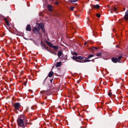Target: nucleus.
<instances>
[{
    "mask_svg": "<svg viewBox=\"0 0 128 128\" xmlns=\"http://www.w3.org/2000/svg\"><path fill=\"white\" fill-rule=\"evenodd\" d=\"M112 94L110 91L108 94V95L110 97L112 95Z\"/></svg>",
    "mask_w": 128,
    "mask_h": 128,
    "instance_id": "16",
    "label": "nucleus"
},
{
    "mask_svg": "<svg viewBox=\"0 0 128 128\" xmlns=\"http://www.w3.org/2000/svg\"><path fill=\"white\" fill-rule=\"evenodd\" d=\"M87 42H84V45H86V44H87Z\"/></svg>",
    "mask_w": 128,
    "mask_h": 128,
    "instance_id": "29",
    "label": "nucleus"
},
{
    "mask_svg": "<svg viewBox=\"0 0 128 128\" xmlns=\"http://www.w3.org/2000/svg\"><path fill=\"white\" fill-rule=\"evenodd\" d=\"M92 7L94 8H96L98 9L99 8L100 6L98 4L96 5H93L92 6Z\"/></svg>",
    "mask_w": 128,
    "mask_h": 128,
    "instance_id": "10",
    "label": "nucleus"
},
{
    "mask_svg": "<svg viewBox=\"0 0 128 128\" xmlns=\"http://www.w3.org/2000/svg\"><path fill=\"white\" fill-rule=\"evenodd\" d=\"M122 56H119V57H118V60H120V59L122 58Z\"/></svg>",
    "mask_w": 128,
    "mask_h": 128,
    "instance_id": "21",
    "label": "nucleus"
},
{
    "mask_svg": "<svg viewBox=\"0 0 128 128\" xmlns=\"http://www.w3.org/2000/svg\"><path fill=\"white\" fill-rule=\"evenodd\" d=\"M96 16L97 17L100 18V15L99 14H96Z\"/></svg>",
    "mask_w": 128,
    "mask_h": 128,
    "instance_id": "19",
    "label": "nucleus"
},
{
    "mask_svg": "<svg viewBox=\"0 0 128 128\" xmlns=\"http://www.w3.org/2000/svg\"><path fill=\"white\" fill-rule=\"evenodd\" d=\"M36 24L38 25L40 28L42 30L43 32L44 33L45 32V30L44 28V24L43 23H40V24H38V23Z\"/></svg>",
    "mask_w": 128,
    "mask_h": 128,
    "instance_id": "5",
    "label": "nucleus"
},
{
    "mask_svg": "<svg viewBox=\"0 0 128 128\" xmlns=\"http://www.w3.org/2000/svg\"><path fill=\"white\" fill-rule=\"evenodd\" d=\"M116 7L114 8L113 9V10L114 12H116Z\"/></svg>",
    "mask_w": 128,
    "mask_h": 128,
    "instance_id": "23",
    "label": "nucleus"
},
{
    "mask_svg": "<svg viewBox=\"0 0 128 128\" xmlns=\"http://www.w3.org/2000/svg\"><path fill=\"white\" fill-rule=\"evenodd\" d=\"M90 60H88L87 59H86L84 60V62H90Z\"/></svg>",
    "mask_w": 128,
    "mask_h": 128,
    "instance_id": "18",
    "label": "nucleus"
},
{
    "mask_svg": "<svg viewBox=\"0 0 128 128\" xmlns=\"http://www.w3.org/2000/svg\"><path fill=\"white\" fill-rule=\"evenodd\" d=\"M26 30L28 31H30L31 30V27L30 26V24H28L26 28Z\"/></svg>",
    "mask_w": 128,
    "mask_h": 128,
    "instance_id": "8",
    "label": "nucleus"
},
{
    "mask_svg": "<svg viewBox=\"0 0 128 128\" xmlns=\"http://www.w3.org/2000/svg\"><path fill=\"white\" fill-rule=\"evenodd\" d=\"M61 64V62H57L56 64V66L57 68L60 66Z\"/></svg>",
    "mask_w": 128,
    "mask_h": 128,
    "instance_id": "9",
    "label": "nucleus"
},
{
    "mask_svg": "<svg viewBox=\"0 0 128 128\" xmlns=\"http://www.w3.org/2000/svg\"><path fill=\"white\" fill-rule=\"evenodd\" d=\"M26 83L27 82H24V85L25 86H26Z\"/></svg>",
    "mask_w": 128,
    "mask_h": 128,
    "instance_id": "28",
    "label": "nucleus"
},
{
    "mask_svg": "<svg viewBox=\"0 0 128 128\" xmlns=\"http://www.w3.org/2000/svg\"><path fill=\"white\" fill-rule=\"evenodd\" d=\"M40 28L38 27H35L33 29V32L36 34H40Z\"/></svg>",
    "mask_w": 128,
    "mask_h": 128,
    "instance_id": "3",
    "label": "nucleus"
},
{
    "mask_svg": "<svg viewBox=\"0 0 128 128\" xmlns=\"http://www.w3.org/2000/svg\"><path fill=\"white\" fill-rule=\"evenodd\" d=\"M13 106L15 109L17 110H19L21 106L20 104L19 103H16L14 104Z\"/></svg>",
    "mask_w": 128,
    "mask_h": 128,
    "instance_id": "4",
    "label": "nucleus"
},
{
    "mask_svg": "<svg viewBox=\"0 0 128 128\" xmlns=\"http://www.w3.org/2000/svg\"><path fill=\"white\" fill-rule=\"evenodd\" d=\"M101 55V54L100 53H98L97 54V56H100Z\"/></svg>",
    "mask_w": 128,
    "mask_h": 128,
    "instance_id": "26",
    "label": "nucleus"
},
{
    "mask_svg": "<svg viewBox=\"0 0 128 128\" xmlns=\"http://www.w3.org/2000/svg\"><path fill=\"white\" fill-rule=\"evenodd\" d=\"M52 48H54V49H55L56 50H57V49L58 48V46H52Z\"/></svg>",
    "mask_w": 128,
    "mask_h": 128,
    "instance_id": "15",
    "label": "nucleus"
},
{
    "mask_svg": "<svg viewBox=\"0 0 128 128\" xmlns=\"http://www.w3.org/2000/svg\"><path fill=\"white\" fill-rule=\"evenodd\" d=\"M74 54L75 55H77V53L76 52H74Z\"/></svg>",
    "mask_w": 128,
    "mask_h": 128,
    "instance_id": "31",
    "label": "nucleus"
},
{
    "mask_svg": "<svg viewBox=\"0 0 128 128\" xmlns=\"http://www.w3.org/2000/svg\"><path fill=\"white\" fill-rule=\"evenodd\" d=\"M62 52L61 51H60L58 52V57L62 55Z\"/></svg>",
    "mask_w": 128,
    "mask_h": 128,
    "instance_id": "14",
    "label": "nucleus"
},
{
    "mask_svg": "<svg viewBox=\"0 0 128 128\" xmlns=\"http://www.w3.org/2000/svg\"><path fill=\"white\" fill-rule=\"evenodd\" d=\"M48 10L50 11H51L52 10V6L51 5H48Z\"/></svg>",
    "mask_w": 128,
    "mask_h": 128,
    "instance_id": "12",
    "label": "nucleus"
},
{
    "mask_svg": "<svg viewBox=\"0 0 128 128\" xmlns=\"http://www.w3.org/2000/svg\"><path fill=\"white\" fill-rule=\"evenodd\" d=\"M93 56H94L92 54H90L89 55V56H88V58H90Z\"/></svg>",
    "mask_w": 128,
    "mask_h": 128,
    "instance_id": "17",
    "label": "nucleus"
},
{
    "mask_svg": "<svg viewBox=\"0 0 128 128\" xmlns=\"http://www.w3.org/2000/svg\"><path fill=\"white\" fill-rule=\"evenodd\" d=\"M4 20L5 21V22H7V21H8L7 19L6 18H4Z\"/></svg>",
    "mask_w": 128,
    "mask_h": 128,
    "instance_id": "27",
    "label": "nucleus"
},
{
    "mask_svg": "<svg viewBox=\"0 0 128 128\" xmlns=\"http://www.w3.org/2000/svg\"><path fill=\"white\" fill-rule=\"evenodd\" d=\"M78 0H71V2H75L77 1Z\"/></svg>",
    "mask_w": 128,
    "mask_h": 128,
    "instance_id": "20",
    "label": "nucleus"
},
{
    "mask_svg": "<svg viewBox=\"0 0 128 128\" xmlns=\"http://www.w3.org/2000/svg\"><path fill=\"white\" fill-rule=\"evenodd\" d=\"M53 74V72L52 71H51L48 74V76L50 77H52Z\"/></svg>",
    "mask_w": 128,
    "mask_h": 128,
    "instance_id": "11",
    "label": "nucleus"
},
{
    "mask_svg": "<svg viewBox=\"0 0 128 128\" xmlns=\"http://www.w3.org/2000/svg\"><path fill=\"white\" fill-rule=\"evenodd\" d=\"M26 121V117L24 115H21L18 119L17 124L19 126L22 128H24L25 126L24 123Z\"/></svg>",
    "mask_w": 128,
    "mask_h": 128,
    "instance_id": "1",
    "label": "nucleus"
},
{
    "mask_svg": "<svg viewBox=\"0 0 128 128\" xmlns=\"http://www.w3.org/2000/svg\"><path fill=\"white\" fill-rule=\"evenodd\" d=\"M72 58L74 60L78 62H80V60L78 59L82 60L84 59V57H82L80 56H73Z\"/></svg>",
    "mask_w": 128,
    "mask_h": 128,
    "instance_id": "2",
    "label": "nucleus"
},
{
    "mask_svg": "<svg viewBox=\"0 0 128 128\" xmlns=\"http://www.w3.org/2000/svg\"><path fill=\"white\" fill-rule=\"evenodd\" d=\"M112 60L113 62L116 63L118 61V59L116 58H112Z\"/></svg>",
    "mask_w": 128,
    "mask_h": 128,
    "instance_id": "6",
    "label": "nucleus"
},
{
    "mask_svg": "<svg viewBox=\"0 0 128 128\" xmlns=\"http://www.w3.org/2000/svg\"><path fill=\"white\" fill-rule=\"evenodd\" d=\"M80 116V113H79L78 114V116Z\"/></svg>",
    "mask_w": 128,
    "mask_h": 128,
    "instance_id": "34",
    "label": "nucleus"
},
{
    "mask_svg": "<svg viewBox=\"0 0 128 128\" xmlns=\"http://www.w3.org/2000/svg\"><path fill=\"white\" fill-rule=\"evenodd\" d=\"M46 43L50 47H52V43L51 42H47Z\"/></svg>",
    "mask_w": 128,
    "mask_h": 128,
    "instance_id": "13",
    "label": "nucleus"
},
{
    "mask_svg": "<svg viewBox=\"0 0 128 128\" xmlns=\"http://www.w3.org/2000/svg\"><path fill=\"white\" fill-rule=\"evenodd\" d=\"M94 48L96 49H97V48H92V50H94Z\"/></svg>",
    "mask_w": 128,
    "mask_h": 128,
    "instance_id": "30",
    "label": "nucleus"
},
{
    "mask_svg": "<svg viewBox=\"0 0 128 128\" xmlns=\"http://www.w3.org/2000/svg\"><path fill=\"white\" fill-rule=\"evenodd\" d=\"M46 78H45V79H44V82H43V84H44V82L45 81V80L46 79Z\"/></svg>",
    "mask_w": 128,
    "mask_h": 128,
    "instance_id": "33",
    "label": "nucleus"
},
{
    "mask_svg": "<svg viewBox=\"0 0 128 128\" xmlns=\"http://www.w3.org/2000/svg\"><path fill=\"white\" fill-rule=\"evenodd\" d=\"M74 8V6L71 7L70 8V10H73Z\"/></svg>",
    "mask_w": 128,
    "mask_h": 128,
    "instance_id": "22",
    "label": "nucleus"
},
{
    "mask_svg": "<svg viewBox=\"0 0 128 128\" xmlns=\"http://www.w3.org/2000/svg\"><path fill=\"white\" fill-rule=\"evenodd\" d=\"M5 22L7 25L8 26L9 25V23L8 20L7 21V22Z\"/></svg>",
    "mask_w": 128,
    "mask_h": 128,
    "instance_id": "25",
    "label": "nucleus"
},
{
    "mask_svg": "<svg viewBox=\"0 0 128 128\" xmlns=\"http://www.w3.org/2000/svg\"><path fill=\"white\" fill-rule=\"evenodd\" d=\"M82 127H81V128H82Z\"/></svg>",
    "mask_w": 128,
    "mask_h": 128,
    "instance_id": "35",
    "label": "nucleus"
},
{
    "mask_svg": "<svg viewBox=\"0 0 128 128\" xmlns=\"http://www.w3.org/2000/svg\"><path fill=\"white\" fill-rule=\"evenodd\" d=\"M5 22L7 25L8 26L9 25V23L8 20L7 21V22Z\"/></svg>",
    "mask_w": 128,
    "mask_h": 128,
    "instance_id": "24",
    "label": "nucleus"
},
{
    "mask_svg": "<svg viewBox=\"0 0 128 128\" xmlns=\"http://www.w3.org/2000/svg\"><path fill=\"white\" fill-rule=\"evenodd\" d=\"M56 3V4H58V2H56V3Z\"/></svg>",
    "mask_w": 128,
    "mask_h": 128,
    "instance_id": "32",
    "label": "nucleus"
},
{
    "mask_svg": "<svg viewBox=\"0 0 128 128\" xmlns=\"http://www.w3.org/2000/svg\"><path fill=\"white\" fill-rule=\"evenodd\" d=\"M124 18L125 20H128V10L126 12L125 15L124 16Z\"/></svg>",
    "mask_w": 128,
    "mask_h": 128,
    "instance_id": "7",
    "label": "nucleus"
}]
</instances>
